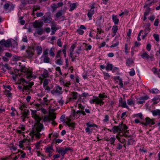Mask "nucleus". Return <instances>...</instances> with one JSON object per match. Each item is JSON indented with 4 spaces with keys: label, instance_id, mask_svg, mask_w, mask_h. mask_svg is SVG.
<instances>
[{
    "label": "nucleus",
    "instance_id": "nucleus-1",
    "mask_svg": "<svg viewBox=\"0 0 160 160\" xmlns=\"http://www.w3.org/2000/svg\"><path fill=\"white\" fill-rule=\"evenodd\" d=\"M93 99L89 100L91 104L95 103L99 105L100 106L103 105L104 102L103 101L104 98H107V96L105 93L103 92L100 93L98 97L93 96Z\"/></svg>",
    "mask_w": 160,
    "mask_h": 160
},
{
    "label": "nucleus",
    "instance_id": "nucleus-2",
    "mask_svg": "<svg viewBox=\"0 0 160 160\" xmlns=\"http://www.w3.org/2000/svg\"><path fill=\"white\" fill-rule=\"evenodd\" d=\"M36 110L32 111V117L35 119L37 123L38 124V125L36 128V131L40 132L43 128V126L42 124L40 123L42 119L36 113Z\"/></svg>",
    "mask_w": 160,
    "mask_h": 160
},
{
    "label": "nucleus",
    "instance_id": "nucleus-3",
    "mask_svg": "<svg viewBox=\"0 0 160 160\" xmlns=\"http://www.w3.org/2000/svg\"><path fill=\"white\" fill-rule=\"evenodd\" d=\"M20 71L21 72H27L25 76L28 79H31V78H36L35 76H32V72L24 66H21L20 69Z\"/></svg>",
    "mask_w": 160,
    "mask_h": 160
},
{
    "label": "nucleus",
    "instance_id": "nucleus-4",
    "mask_svg": "<svg viewBox=\"0 0 160 160\" xmlns=\"http://www.w3.org/2000/svg\"><path fill=\"white\" fill-rule=\"evenodd\" d=\"M34 49L30 47H29L26 51V53L25 55L26 57L28 58H32L34 55Z\"/></svg>",
    "mask_w": 160,
    "mask_h": 160
},
{
    "label": "nucleus",
    "instance_id": "nucleus-5",
    "mask_svg": "<svg viewBox=\"0 0 160 160\" xmlns=\"http://www.w3.org/2000/svg\"><path fill=\"white\" fill-rule=\"evenodd\" d=\"M78 93L76 92H72L70 94V96L68 98V101L66 102V103L67 104L68 102H74L75 100H76L78 96Z\"/></svg>",
    "mask_w": 160,
    "mask_h": 160
},
{
    "label": "nucleus",
    "instance_id": "nucleus-6",
    "mask_svg": "<svg viewBox=\"0 0 160 160\" xmlns=\"http://www.w3.org/2000/svg\"><path fill=\"white\" fill-rule=\"evenodd\" d=\"M149 97L148 95L140 97L137 99V104H142L145 102V100L149 99Z\"/></svg>",
    "mask_w": 160,
    "mask_h": 160
},
{
    "label": "nucleus",
    "instance_id": "nucleus-7",
    "mask_svg": "<svg viewBox=\"0 0 160 160\" xmlns=\"http://www.w3.org/2000/svg\"><path fill=\"white\" fill-rule=\"evenodd\" d=\"M146 122H142L141 124H142L144 126H146L151 124V125H154L155 122L153 120L150 119L149 118L147 117L145 118Z\"/></svg>",
    "mask_w": 160,
    "mask_h": 160
},
{
    "label": "nucleus",
    "instance_id": "nucleus-8",
    "mask_svg": "<svg viewBox=\"0 0 160 160\" xmlns=\"http://www.w3.org/2000/svg\"><path fill=\"white\" fill-rule=\"evenodd\" d=\"M42 20L45 23H49L51 22L52 18L50 16L44 15L42 18Z\"/></svg>",
    "mask_w": 160,
    "mask_h": 160
},
{
    "label": "nucleus",
    "instance_id": "nucleus-9",
    "mask_svg": "<svg viewBox=\"0 0 160 160\" xmlns=\"http://www.w3.org/2000/svg\"><path fill=\"white\" fill-rule=\"evenodd\" d=\"M43 24L42 22H39L37 20L35 21L33 23V26L34 28H39L42 27Z\"/></svg>",
    "mask_w": 160,
    "mask_h": 160
},
{
    "label": "nucleus",
    "instance_id": "nucleus-10",
    "mask_svg": "<svg viewBox=\"0 0 160 160\" xmlns=\"http://www.w3.org/2000/svg\"><path fill=\"white\" fill-rule=\"evenodd\" d=\"M44 31L42 28V27L38 28L36 30L35 32L34 33V35H35L36 34H38L39 35H42L44 34Z\"/></svg>",
    "mask_w": 160,
    "mask_h": 160
},
{
    "label": "nucleus",
    "instance_id": "nucleus-11",
    "mask_svg": "<svg viewBox=\"0 0 160 160\" xmlns=\"http://www.w3.org/2000/svg\"><path fill=\"white\" fill-rule=\"evenodd\" d=\"M30 139H25L23 140L20 141L19 142V146L20 148H22L23 147V144L26 142H27V143H29L30 142Z\"/></svg>",
    "mask_w": 160,
    "mask_h": 160
},
{
    "label": "nucleus",
    "instance_id": "nucleus-12",
    "mask_svg": "<svg viewBox=\"0 0 160 160\" xmlns=\"http://www.w3.org/2000/svg\"><path fill=\"white\" fill-rule=\"evenodd\" d=\"M134 63V60L132 58H128L126 61L127 66L130 67Z\"/></svg>",
    "mask_w": 160,
    "mask_h": 160
},
{
    "label": "nucleus",
    "instance_id": "nucleus-13",
    "mask_svg": "<svg viewBox=\"0 0 160 160\" xmlns=\"http://www.w3.org/2000/svg\"><path fill=\"white\" fill-rule=\"evenodd\" d=\"M33 82H31L29 83L28 85H25V87L24 89L27 91V92H28V94L29 93V90L30 89L32 88V86H33Z\"/></svg>",
    "mask_w": 160,
    "mask_h": 160
},
{
    "label": "nucleus",
    "instance_id": "nucleus-14",
    "mask_svg": "<svg viewBox=\"0 0 160 160\" xmlns=\"http://www.w3.org/2000/svg\"><path fill=\"white\" fill-rule=\"evenodd\" d=\"M112 19L115 24L118 25V23L119 20L118 18L117 15H113L112 16Z\"/></svg>",
    "mask_w": 160,
    "mask_h": 160
},
{
    "label": "nucleus",
    "instance_id": "nucleus-15",
    "mask_svg": "<svg viewBox=\"0 0 160 160\" xmlns=\"http://www.w3.org/2000/svg\"><path fill=\"white\" fill-rule=\"evenodd\" d=\"M146 9L145 10L144 13V20H145L147 19V16L150 12V8L149 7H146Z\"/></svg>",
    "mask_w": 160,
    "mask_h": 160
},
{
    "label": "nucleus",
    "instance_id": "nucleus-16",
    "mask_svg": "<svg viewBox=\"0 0 160 160\" xmlns=\"http://www.w3.org/2000/svg\"><path fill=\"white\" fill-rule=\"evenodd\" d=\"M94 12V10H92L90 9L88 12V16L90 20L92 19V18Z\"/></svg>",
    "mask_w": 160,
    "mask_h": 160
},
{
    "label": "nucleus",
    "instance_id": "nucleus-17",
    "mask_svg": "<svg viewBox=\"0 0 160 160\" xmlns=\"http://www.w3.org/2000/svg\"><path fill=\"white\" fill-rule=\"evenodd\" d=\"M128 130H126V131L123 132V134L122 135L126 138L128 139V138H131L132 137V135H129L128 134Z\"/></svg>",
    "mask_w": 160,
    "mask_h": 160
},
{
    "label": "nucleus",
    "instance_id": "nucleus-18",
    "mask_svg": "<svg viewBox=\"0 0 160 160\" xmlns=\"http://www.w3.org/2000/svg\"><path fill=\"white\" fill-rule=\"evenodd\" d=\"M32 134L33 136H35L36 138L39 139L40 138L41 134L39 132L33 131L32 132Z\"/></svg>",
    "mask_w": 160,
    "mask_h": 160
},
{
    "label": "nucleus",
    "instance_id": "nucleus-19",
    "mask_svg": "<svg viewBox=\"0 0 160 160\" xmlns=\"http://www.w3.org/2000/svg\"><path fill=\"white\" fill-rule=\"evenodd\" d=\"M56 92L59 94H61L62 93V88L60 87L59 86L57 85L56 86Z\"/></svg>",
    "mask_w": 160,
    "mask_h": 160
},
{
    "label": "nucleus",
    "instance_id": "nucleus-20",
    "mask_svg": "<svg viewBox=\"0 0 160 160\" xmlns=\"http://www.w3.org/2000/svg\"><path fill=\"white\" fill-rule=\"evenodd\" d=\"M81 110H78L76 111L75 110H74L73 116L75 117H77L78 118H79V117L82 114L80 112L78 113V111H81Z\"/></svg>",
    "mask_w": 160,
    "mask_h": 160
},
{
    "label": "nucleus",
    "instance_id": "nucleus-21",
    "mask_svg": "<svg viewBox=\"0 0 160 160\" xmlns=\"http://www.w3.org/2000/svg\"><path fill=\"white\" fill-rule=\"evenodd\" d=\"M12 43L10 39H8L6 41L4 47L6 48H9L11 46Z\"/></svg>",
    "mask_w": 160,
    "mask_h": 160
},
{
    "label": "nucleus",
    "instance_id": "nucleus-22",
    "mask_svg": "<svg viewBox=\"0 0 160 160\" xmlns=\"http://www.w3.org/2000/svg\"><path fill=\"white\" fill-rule=\"evenodd\" d=\"M10 73L12 75V78L14 80H16L17 77L18 76L20 77L21 75V74H20L19 73H18V74H15L13 72H10Z\"/></svg>",
    "mask_w": 160,
    "mask_h": 160
},
{
    "label": "nucleus",
    "instance_id": "nucleus-23",
    "mask_svg": "<svg viewBox=\"0 0 160 160\" xmlns=\"http://www.w3.org/2000/svg\"><path fill=\"white\" fill-rule=\"evenodd\" d=\"M64 14V12L62 10L58 11L56 14V17L58 18Z\"/></svg>",
    "mask_w": 160,
    "mask_h": 160
},
{
    "label": "nucleus",
    "instance_id": "nucleus-24",
    "mask_svg": "<svg viewBox=\"0 0 160 160\" xmlns=\"http://www.w3.org/2000/svg\"><path fill=\"white\" fill-rule=\"evenodd\" d=\"M127 103L129 105H133L135 104L134 101L132 100V98H130L127 100Z\"/></svg>",
    "mask_w": 160,
    "mask_h": 160
},
{
    "label": "nucleus",
    "instance_id": "nucleus-25",
    "mask_svg": "<svg viewBox=\"0 0 160 160\" xmlns=\"http://www.w3.org/2000/svg\"><path fill=\"white\" fill-rule=\"evenodd\" d=\"M152 112L153 116H160V110L157 109L156 110L152 111Z\"/></svg>",
    "mask_w": 160,
    "mask_h": 160
},
{
    "label": "nucleus",
    "instance_id": "nucleus-26",
    "mask_svg": "<svg viewBox=\"0 0 160 160\" xmlns=\"http://www.w3.org/2000/svg\"><path fill=\"white\" fill-rule=\"evenodd\" d=\"M141 57L142 58L144 59L148 60L149 59V55L148 54V53L146 52L143 53L141 55Z\"/></svg>",
    "mask_w": 160,
    "mask_h": 160
},
{
    "label": "nucleus",
    "instance_id": "nucleus-27",
    "mask_svg": "<svg viewBox=\"0 0 160 160\" xmlns=\"http://www.w3.org/2000/svg\"><path fill=\"white\" fill-rule=\"evenodd\" d=\"M112 131H113V132H114V133L117 132H121L120 131V129H119V128H118V127L116 126H114L112 128Z\"/></svg>",
    "mask_w": 160,
    "mask_h": 160
},
{
    "label": "nucleus",
    "instance_id": "nucleus-28",
    "mask_svg": "<svg viewBox=\"0 0 160 160\" xmlns=\"http://www.w3.org/2000/svg\"><path fill=\"white\" fill-rule=\"evenodd\" d=\"M58 152L61 154V155L62 156H64V155L65 154V151H64V148H60L58 150Z\"/></svg>",
    "mask_w": 160,
    "mask_h": 160
},
{
    "label": "nucleus",
    "instance_id": "nucleus-29",
    "mask_svg": "<svg viewBox=\"0 0 160 160\" xmlns=\"http://www.w3.org/2000/svg\"><path fill=\"white\" fill-rule=\"evenodd\" d=\"M106 69L107 71L109 70H112L113 66L112 64L107 63V66L105 68Z\"/></svg>",
    "mask_w": 160,
    "mask_h": 160
},
{
    "label": "nucleus",
    "instance_id": "nucleus-30",
    "mask_svg": "<svg viewBox=\"0 0 160 160\" xmlns=\"http://www.w3.org/2000/svg\"><path fill=\"white\" fill-rule=\"evenodd\" d=\"M36 51L37 54L38 55L41 54L42 52V48L41 46H38L37 47Z\"/></svg>",
    "mask_w": 160,
    "mask_h": 160
},
{
    "label": "nucleus",
    "instance_id": "nucleus-31",
    "mask_svg": "<svg viewBox=\"0 0 160 160\" xmlns=\"http://www.w3.org/2000/svg\"><path fill=\"white\" fill-rule=\"evenodd\" d=\"M42 102H42V104L48 105V103L50 102V100H48L46 97H44L43 98Z\"/></svg>",
    "mask_w": 160,
    "mask_h": 160
},
{
    "label": "nucleus",
    "instance_id": "nucleus-32",
    "mask_svg": "<svg viewBox=\"0 0 160 160\" xmlns=\"http://www.w3.org/2000/svg\"><path fill=\"white\" fill-rule=\"evenodd\" d=\"M29 111L28 110L24 109L23 113V116L24 118H26L29 114Z\"/></svg>",
    "mask_w": 160,
    "mask_h": 160
},
{
    "label": "nucleus",
    "instance_id": "nucleus-33",
    "mask_svg": "<svg viewBox=\"0 0 160 160\" xmlns=\"http://www.w3.org/2000/svg\"><path fill=\"white\" fill-rule=\"evenodd\" d=\"M48 71L46 70L44 71L42 74V76L43 78H47L48 77Z\"/></svg>",
    "mask_w": 160,
    "mask_h": 160
},
{
    "label": "nucleus",
    "instance_id": "nucleus-34",
    "mask_svg": "<svg viewBox=\"0 0 160 160\" xmlns=\"http://www.w3.org/2000/svg\"><path fill=\"white\" fill-rule=\"evenodd\" d=\"M155 1V0H153L152 1L148 3L147 2V3H145V5L144 6V8H145L146 7H149L151 6L153 3L156 2V1Z\"/></svg>",
    "mask_w": 160,
    "mask_h": 160
},
{
    "label": "nucleus",
    "instance_id": "nucleus-35",
    "mask_svg": "<svg viewBox=\"0 0 160 160\" xmlns=\"http://www.w3.org/2000/svg\"><path fill=\"white\" fill-rule=\"evenodd\" d=\"M115 140V138L112 137L110 138V139L108 140V142H109L111 144L114 145V143Z\"/></svg>",
    "mask_w": 160,
    "mask_h": 160
},
{
    "label": "nucleus",
    "instance_id": "nucleus-36",
    "mask_svg": "<svg viewBox=\"0 0 160 160\" xmlns=\"http://www.w3.org/2000/svg\"><path fill=\"white\" fill-rule=\"evenodd\" d=\"M23 86L21 85H18V88L19 90H22L23 92H24L26 89H24L25 87V85L24 84H23Z\"/></svg>",
    "mask_w": 160,
    "mask_h": 160
},
{
    "label": "nucleus",
    "instance_id": "nucleus-37",
    "mask_svg": "<svg viewBox=\"0 0 160 160\" xmlns=\"http://www.w3.org/2000/svg\"><path fill=\"white\" fill-rule=\"evenodd\" d=\"M43 61L45 63H48L49 62L50 58L47 56H44L43 58Z\"/></svg>",
    "mask_w": 160,
    "mask_h": 160
},
{
    "label": "nucleus",
    "instance_id": "nucleus-38",
    "mask_svg": "<svg viewBox=\"0 0 160 160\" xmlns=\"http://www.w3.org/2000/svg\"><path fill=\"white\" fill-rule=\"evenodd\" d=\"M54 48H51L49 52V55L52 57H54L55 56V54L53 52Z\"/></svg>",
    "mask_w": 160,
    "mask_h": 160
},
{
    "label": "nucleus",
    "instance_id": "nucleus-39",
    "mask_svg": "<svg viewBox=\"0 0 160 160\" xmlns=\"http://www.w3.org/2000/svg\"><path fill=\"white\" fill-rule=\"evenodd\" d=\"M118 30V27L116 25H114L112 27V32L114 33H116Z\"/></svg>",
    "mask_w": 160,
    "mask_h": 160
},
{
    "label": "nucleus",
    "instance_id": "nucleus-40",
    "mask_svg": "<svg viewBox=\"0 0 160 160\" xmlns=\"http://www.w3.org/2000/svg\"><path fill=\"white\" fill-rule=\"evenodd\" d=\"M128 145L133 144V143L135 142V140L133 139L132 138H128Z\"/></svg>",
    "mask_w": 160,
    "mask_h": 160
},
{
    "label": "nucleus",
    "instance_id": "nucleus-41",
    "mask_svg": "<svg viewBox=\"0 0 160 160\" xmlns=\"http://www.w3.org/2000/svg\"><path fill=\"white\" fill-rule=\"evenodd\" d=\"M76 4L75 3H73L71 4L70 6V9L69 11H72L76 8Z\"/></svg>",
    "mask_w": 160,
    "mask_h": 160
},
{
    "label": "nucleus",
    "instance_id": "nucleus-42",
    "mask_svg": "<svg viewBox=\"0 0 160 160\" xmlns=\"http://www.w3.org/2000/svg\"><path fill=\"white\" fill-rule=\"evenodd\" d=\"M76 123L74 122L67 123V125L69 127H71L72 128L74 129L75 128Z\"/></svg>",
    "mask_w": 160,
    "mask_h": 160
},
{
    "label": "nucleus",
    "instance_id": "nucleus-43",
    "mask_svg": "<svg viewBox=\"0 0 160 160\" xmlns=\"http://www.w3.org/2000/svg\"><path fill=\"white\" fill-rule=\"evenodd\" d=\"M53 150L52 146L51 145L46 148L45 152H51V150Z\"/></svg>",
    "mask_w": 160,
    "mask_h": 160
},
{
    "label": "nucleus",
    "instance_id": "nucleus-44",
    "mask_svg": "<svg viewBox=\"0 0 160 160\" xmlns=\"http://www.w3.org/2000/svg\"><path fill=\"white\" fill-rule=\"evenodd\" d=\"M153 36L157 42H159V37L158 34H154Z\"/></svg>",
    "mask_w": 160,
    "mask_h": 160
},
{
    "label": "nucleus",
    "instance_id": "nucleus-45",
    "mask_svg": "<svg viewBox=\"0 0 160 160\" xmlns=\"http://www.w3.org/2000/svg\"><path fill=\"white\" fill-rule=\"evenodd\" d=\"M86 125L88 127V128H91V127H97V125L93 123V124H90L89 123H86Z\"/></svg>",
    "mask_w": 160,
    "mask_h": 160
},
{
    "label": "nucleus",
    "instance_id": "nucleus-46",
    "mask_svg": "<svg viewBox=\"0 0 160 160\" xmlns=\"http://www.w3.org/2000/svg\"><path fill=\"white\" fill-rule=\"evenodd\" d=\"M67 46V45H64L63 46V49L62 51L64 54V57L65 58H66V49Z\"/></svg>",
    "mask_w": 160,
    "mask_h": 160
},
{
    "label": "nucleus",
    "instance_id": "nucleus-47",
    "mask_svg": "<svg viewBox=\"0 0 160 160\" xmlns=\"http://www.w3.org/2000/svg\"><path fill=\"white\" fill-rule=\"evenodd\" d=\"M97 31L96 32L97 34H101V33H103L104 31L101 28V26H100L99 28H97Z\"/></svg>",
    "mask_w": 160,
    "mask_h": 160
},
{
    "label": "nucleus",
    "instance_id": "nucleus-48",
    "mask_svg": "<svg viewBox=\"0 0 160 160\" xmlns=\"http://www.w3.org/2000/svg\"><path fill=\"white\" fill-rule=\"evenodd\" d=\"M92 129L88 127H87L85 128V131L88 134H91L92 132Z\"/></svg>",
    "mask_w": 160,
    "mask_h": 160
},
{
    "label": "nucleus",
    "instance_id": "nucleus-49",
    "mask_svg": "<svg viewBox=\"0 0 160 160\" xmlns=\"http://www.w3.org/2000/svg\"><path fill=\"white\" fill-rule=\"evenodd\" d=\"M150 24H148L145 27V32H149L150 31Z\"/></svg>",
    "mask_w": 160,
    "mask_h": 160
},
{
    "label": "nucleus",
    "instance_id": "nucleus-50",
    "mask_svg": "<svg viewBox=\"0 0 160 160\" xmlns=\"http://www.w3.org/2000/svg\"><path fill=\"white\" fill-rule=\"evenodd\" d=\"M43 141L42 140H40L39 142H37L35 144V147L36 148H38L40 146V144L43 142Z\"/></svg>",
    "mask_w": 160,
    "mask_h": 160
},
{
    "label": "nucleus",
    "instance_id": "nucleus-51",
    "mask_svg": "<svg viewBox=\"0 0 160 160\" xmlns=\"http://www.w3.org/2000/svg\"><path fill=\"white\" fill-rule=\"evenodd\" d=\"M103 74L105 76L104 78L106 80H107L110 77V75L108 72H103Z\"/></svg>",
    "mask_w": 160,
    "mask_h": 160
},
{
    "label": "nucleus",
    "instance_id": "nucleus-52",
    "mask_svg": "<svg viewBox=\"0 0 160 160\" xmlns=\"http://www.w3.org/2000/svg\"><path fill=\"white\" fill-rule=\"evenodd\" d=\"M121 104H122V105H121V106L122 107V108H126L127 109H129L125 101L122 102Z\"/></svg>",
    "mask_w": 160,
    "mask_h": 160
},
{
    "label": "nucleus",
    "instance_id": "nucleus-53",
    "mask_svg": "<svg viewBox=\"0 0 160 160\" xmlns=\"http://www.w3.org/2000/svg\"><path fill=\"white\" fill-rule=\"evenodd\" d=\"M55 62L56 64L59 65H61L62 64V62L61 59H59L56 60Z\"/></svg>",
    "mask_w": 160,
    "mask_h": 160
},
{
    "label": "nucleus",
    "instance_id": "nucleus-54",
    "mask_svg": "<svg viewBox=\"0 0 160 160\" xmlns=\"http://www.w3.org/2000/svg\"><path fill=\"white\" fill-rule=\"evenodd\" d=\"M129 75L130 76H132L135 74V71L133 68H132L131 71L129 72Z\"/></svg>",
    "mask_w": 160,
    "mask_h": 160
},
{
    "label": "nucleus",
    "instance_id": "nucleus-55",
    "mask_svg": "<svg viewBox=\"0 0 160 160\" xmlns=\"http://www.w3.org/2000/svg\"><path fill=\"white\" fill-rule=\"evenodd\" d=\"M49 49L47 48L44 50L43 52V55L45 56H47L48 53Z\"/></svg>",
    "mask_w": 160,
    "mask_h": 160
},
{
    "label": "nucleus",
    "instance_id": "nucleus-56",
    "mask_svg": "<svg viewBox=\"0 0 160 160\" xmlns=\"http://www.w3.org/2000/svg\"><path fill=\"white\" fill-rule=\"evenodd\" d=\"M133 116L135 117H139L140 119H142L143 118L142 114L141 113H140L138 114H134Z\"/></svg>",
    "mask_w": 160,
    "mask_h": 160
},
{
    "label": "nucleus",
    "instance_id": "nucleus-57",
    "mask_svg": "<svg viewBox=\"0 0 160 160\" xmlns=\"http://www.w3.org/2000/svg\"><path fill=\"white\" fill-rule=\"evenodd\" d=\"M43 121L44 122H46L47 121H51V118L49 116H45L43 119Z\"/></svg>",
    "mask_w": 160,
    "mask_h": 160
},
{
    "label": "nucleus",
    "instance_id": "nucleus-58",
    "mask_svg": "<svg viewBox=\"0 0 160 160\" xmlns=\"http://www.w3.org/2000/svg\"><path fill=\"white\" fill-rule=\"evenodd\" d=\"M128 128V127L125 124H123L122 125V129L121 130V132H125V130H127Z\"/></svg>",
    "mask_w": 160,
    "mask_h": 160
},
{
    "label": "nucleus",
    "instance_id": "nucleus-59",
    "mask_svg": "<svg viewBox=\"0 0 160 160\" xmlns=\"http://www.w3.org/2000/svg\"><path fill=\"white\" fill-rule=\"evenodd\" d=\"M5 94L8 97H10L12 95V93L9 91L7 90L5 91Z\"/></svg>",
    "mask_w": 160,
    "mask_h": 160
},
{
    "label": "nucleus",
    "instance_id": "nucleus-60",
    "mask_svg": "<svg viewBox=\"0 0 160 160\" xmlns=\"http://www.w3.org/2000/svg\"><path fill=\"white\" fill-rule=\"evenodd\" d=\"M49 83L48 80V79H45L43 83V87L45 88V87L47 86Z\"/></svg>",
    "mask_w": 160,
    "mask_h": 160
},
{
    "label": "nucleus",
    "instance_id": "nucleus-61",
    "mask_svg": "<svg viewBox=\"0 0 160 160\" xmlns=\"http://www.w3.org/2000/svg\"><path fill=\"white\" fill-rule=\"evenodd\" d=\"M109 116L108 115H105L104 117V119H103V121L104 122H107L108 121H109Z\"/></svg>",
    "mask_w": 160,
    "mask_h": 160
},
{
    "label": "nucleus",
    "instance_id": "nucleus-62",
    "mask_svg": "<svg viewBox=\"0 0 160 160\" xmlns=\"http://www.w3.org/2000/svg\"><path fill=\"white\" fill-rule=\"evenodd\" d=\"M19 152H20L21 154H22V155L21 156L20 158H24L26 155V153L22 150L20 151Z\"/></svg>",
    "mask_w": 160,
    "mask_h": 160
},
{
    "label": "nucleus",
    "instance_id": "nucleus-63",
    "mask_svg": "<svg viewBox=\"0 0 160 160\" xmlns=\"http://www.w3.org/2000/svg\"><path fill=\"white\" fill-rule=\"evenodd\" d=\"M5 56L8 58H11L12 56V54L10 53L7 52L5 53Z\"/></svg>",
    "mask_w": 160,
    "mask_h": 160
},
{
    "label": "nucleus",
    "instance_id": "nucleus-64",
    "mask_svg": "<svg viewBox=\"0 0 160 160\" xmlns=\"http://www.w3.org/2000/svg\"><path fill=\"white\" fill-rule=\"evenodd\" d=\"M40 7L38 6H34L33 8V12L36 11L40 9Z\"/></svg>",
    "mask_w": 160,
    "mask_h": 160
}]
</instances>
